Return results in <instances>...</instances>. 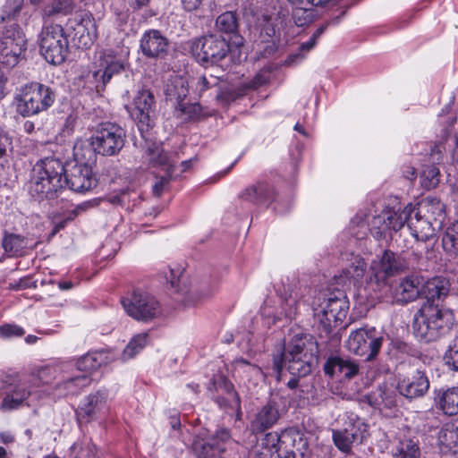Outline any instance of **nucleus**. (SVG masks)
I'll use <instances>...</instances> for the list:
<instances>
[{
	"instance_id": "f257e3e1",
	"label": "nucleus",
	"mask_w": 458,
	"mask_h": 458,
	"mask_svg": "<svg viewBox=\"0 0 458 458\" xmlns=\"http://www.w3.org/2000/svg\"><path fill=\"white\" fill-rule=\"evenodd\" d=\"M454 324V316L451 310L424 302L414 314L412 329L420 341L430 343L448 335Z\"/></svg>"
},
{
	"instance_id": "f03ea898",
	"label": "nucleus",
	"mask_w": 458,
	"mask_h": 458,
	"mask_svg": "<svg viewBox=\"0 0 458 458\" xmlns=\"http://www.w3.org/2000/svg\"><path fill=\"white\" fill-rule=\"evenodd\" d=\"M64 163L54 157L38 160L32 168L30 192L38 199H54L64 189Z\"/></svg>"
},
{
	"instance_id": "7ed1b4c3",
	"label": "nucleus",
	"mask_w": 458,
	"mask_h": 458,
	"mask_svg": "<svg viewBox=\"0 0 458 458\" xmlns=\"http://www.w3.org/2000/svg\"><path fill=\"white\" fill-rule=\"evenodd\" d=\"M307 335H296L284 345L282 352L274 357V369L280 374L285 369L293 376L303 377L311 372L315 356Z\"/></svg>"
},
{
	"instance_id": "20e7f679",
	"label": "nucleus",
	"mask_w": 458,
	"mask_h": 458,
	"mask_svg": "<svg viewBox=\"0 0 458 458\" xmlns=\"http://www.w3.org/2000/svg\"><path fill=\"white\" fill-rule=\"evenodd\" d=\"M350 302L341 290L328 293L316 310L315 318L318 322L320 337L334 338L333 330L347 316Z\"/></svg>"
},
{
	"instance_id": "39448f33",
	"label": "nucleus",
	"mask_w": 458,
	"mask_h": 458,
	"mask_svg": "<svg viewBox=\"0 0 458 458\" xmlns=\"http://www.w3.org/2000/svg\"><path fill=\"white\" fill-rule=\"evenodd\" d=\"M406 260L400 255L387 250L378 259L372 261L369 284L373 291L380 293L378 297L386 296L390 291L389 277L407 268Z\"/></svg>"
},
{
	"instance_id": "423d86ee",
	"label": "nucleus",
	"mask_w": 458,
	"mask_h": 458,
	"mask_svg": "<svg viewBox=\"0 0 458 458\" xmlns=\"http://www.w3.org/2000/svg\"><path fill=\"white\" fill-rule=\"evenodd\" d=\"M16 99L17 112L28 117L47 110L55 102V93L47 85L31 82L21 89Z\"/></svg>"
},
{
	"instance_id": "0eeeda50",
	"label": "nucleus",
	"mask_w": 458,
	"mask_h": 458,
	"mask_svg": "<svg viewBox=\"0 0 458 458\" xmlns=\"http://www.w3.org/2000/svg\"><path fill=\"white\" fill-rule=\"evenodd\" d=\"M38 40L40 53L47 62L61 64L65 61L69 52V43L61 25L43 22Z\"/></svg>"
},
{
	"instance_id": "6e6552de",
	"label": "nucleus",
	"mask_w": 458,
	"mask_h": 458,
	"mask_svg": "<svg viewBox=\"0 0 458 458\" xmlns=\"http://www.w3.org/2000/svg\"><path fill=\"white\" fill-rule=\"evenodd\" d=\"M121 302L128 316L137 321L151 322L163 313L162 306L157 298L140 290L123 297Z\"/></svg>"
},
{
	"instance_id": "1a4fd4ad",
	"label": "nucleus",
	"mask_w": 458,
	"mask_h": 458,
	"mask_svg": "<svg viewBox=\"0 0 458 458\" xmlns=\"http://www.w3.org/2000/svg\"><path fill=\"white\" fill-rule=\"evenodd\" d=\"M0 32V63L8 68L14 67L26 51L25 34L16 23L4 24Z\"/></svg>"
},
{
	"instance_id": "9d476101",
	"label": "nucleus",
	"mask_w": 458,
	"mask_h": 458,
	"mask_svg": "<svg viewBox=\"0 0 458 458\" xmlns=\"http://www.w3.org/2000/svg\"><path fill=\"white\" fill-rule=\"evenodd\" d=\"M0 393L4 395L0 409L3 411L17 410L26 405L32 394L30 381L16 375L0 374Z\"/></svg>"
},
{
	"instance_id": "9b49d317",
	"label": "nucleus",
	"mask_w": 458,
	"mask_h": 458,
	"mask_svg": "<svg viewBox=\"0 0 458 458\" xmlns=\"http://www.w3.org/2000/svg\"><path fill=\"white\" fill-rule=\"evenodd\" d=\"M237 444L229 429L219 428L207 438L197 436L191 448L197 458H226L227 449Z\"/></svg>"
},
{
	"instance_id": "f8f14e48",
	"label": "nucleus",
	"mask_w": 458,
	"mask_h": 458,
	"mask_svg": "<svg viewBox=\"0 0 458 458\" xmlns=\"http://www.w3.org/2000/svg\"><path fill=\"white\" fill-rule=\"evenodd\" d=\"M191 48L199 63L211 65L217 64L224 60L230 51L227 40L216 34L194 39Z\"/></svg>"
},
{
	"instance_id": "ddd939ff",
	"label": "nucleus",
	"mask_w": 458,
	"mask_h": 458,
	"mask_svg": "<svg viewBox=\"0 0 458 458\" xmlns=\"http://www.w3.org/2000/svg\"><path fill=\"white\" fill-rule=\"evenodd\" d=\"M125 131L116 123H100L95 134L91 137V146L94 151L102 156H114L123 148Z\"/></svg>"
},
{
	"instance_id": "4468645a",
	"label": "nucleus",
	"mask_w": 458,
	"mask_h": 458,
	"mask_svg": "<svg viewBox=\"0 0 458 458\" xmlns=\"http://www.w3.org/2000/svg\"><path fill=\"white\" fill-rule=\"evenodd\" d=\"M382 343V333L375 327L358 328L351 332L345 345L350 352L371 360L378 354Z\"/></svg>"
},
{
	"instance_id": "2eb2a0df",
	"label": "nucleus",
	"mask_w": 458,
	"mask_h": 458,
	"mask_svg": "<svg viewBox=\"0 0 458 458\" xmlns=\"http://www.w3.org/2000/svg\"><path fill=\"white\" fill-rule=\"evenodd\" d=\"M124 70V60L121 55L114 53L113 50L100 52L98 59L94 62V69L91 72L90 83H92L98 93L104 91L106 84L115 74Z\"/></svg>"
},
{
	"instance_id": "dca6fc26",
	"label": "nucleus",
	"mask_w": 458,
	"mask_h": 458,
	"mask_svg": "<svg viewBox=\"0 0 458 458\" xmlns=\"http://www.w3.org/2000/svg\"><path fill=\"white\" fill-rule=\"evenodd\" d=\"M126 109L137 123L140 131H148L154 126L156 102L150 90L145 89L139 90L133 98L131 106H126Z\"/></svg>"
},
{
	"instance_id": "f3484780",
	"label": "nucleus",
	"mask_w": 458,
	"mask_h": 458,
	"mask_svg": "<svg viewBox=\"0 0 458 458\" xmlns=\"http://www.w3.org/2000/svg\"><path fill=\"white\" fill-rule=\"evenodd\" d=\"M64 166V188L67 186L74 192L85 193L97 186L98 181L87 164L67 163Z\"/></svg>"
},
{
	"instance_id": "a211bd4d",
	"label": "nucleus",
	"mask_w": 458,
	"mask_h": 458,
	"mask_svg": "<svg viewBox=\"0 0 458 458\" xmlns=\"http://www.w3.org/2000/svg\"><path fill=\"white\" fill-rule=\"evenodd\" d=\"M414 211L415 206L412 204L406 205L402 211L391 209L383 211L373 219V225H378L377 235L383 237L390 231L398 232L405 224L408 225L410 214H413Z\"/></svg>"
},
{
	"instance_id": "6ab92c4d",
	"label": "nucleus",
	"mask_w": 458,
	"mask_h": 458,
	"mask_svg": "<svg viewBox=\"0 0 458 458\" xmlns=\"http://www.w3.org/2000/svg\"><path fill=\"white\" fill-rule=\"evenodd\" d=\"M188 94V82L183 77L174 76L166 85V99L172 103L175 109L191 116V113H195L199 110V106L197 104L191 105L185 102Z\"/></svg>"
},
{
	"instance_id": "aec40b11",
	"label": "nucleus",
	"mask_w": 458,
	"mask_h": 458,
	"mask_svg": "<svg viewBox=\"0 0 458 458\" xmlns=\"http://www.w3.org/2000/svg\"><path fill=\"white\" fill-rule=\"evenodd\" d=\"M430 382L422 370L416 369L399 380L397 389L403 396L412 400L423 397L428 391Z\"/></svg>"
},
{
	"instance_id": "412c9836",
	"label": "nucleus",
	"mask_w": 458,
	"mask_h": 458,
	"mask_svg": "<svg viewBox=\"0 0 458 458\" xmlns=\"http://www.w3.org/2000/svg\"><path fill=\"white\" fill-rule=\"evenodd\" d=\"M142 149V158L149 167L160 168L168 174L174 173V165L170 160L168 153L164 150L160 141L145 138Z\"/></svg>"
},
{
	"instance_id": "4be33fe9",
	"label": "nucleus",
	"mask_w": 458,
	"mask_h": 458,
	"mask_svg": "<svg viewBox=\"0 0 458 458\" xmlns=\"http://www.w3.org/2000/svg\"><path fill=\"white\" fill-rule=\"evenodd\" d=\"M107 393L98 390L86 396L76 411L79 423H88L98 418L106 405Z\"/></svg>"
},
{
	"instance_id": "5701e85b",
	"label": "nucleus",
	"mask_w": 458,
	"mask_h": 458,
	"mask_svg": "<svg viewBox=\"0 0 458 458\" xmlns=\"http://www.w3.org/2000/svg\"><path fill=\"white\" fill-rule=\"evenodd\" d=\"M359 370L360 366L355 360L340 356H330L324 364L325 374L338 380L352 379Z\"/></svg>"
},
{
	"instance_id": "b1692460",
	"label": "nucleus",
	"mask_w": 458,
	"mask_h": 458,
	"mask_svg": "<svg viewBox=\"0 0 458 458\" xmlns=\"http://www.w3.org/2000/svg\"><path fill=\"white\" fill-rule=\"evenodd\" d=\"M168 39L159 30L145 31L140 38V50L148 58H163L167 55Z\"/></svg>"
},
{
	"instance_id": "393cba45",
	"label": "nucleus",
	"mask_w": 458,
	"mask_h": 458,
	"mask_svg": "<svg viewBox=\"0 0 458 458\" xmlns=\"http://www.w3.org/2000/svg\"><path fill=\"white\" fill-rule=\"evenodd\" d=\"M421 208L429 210V204L424 203L420 207L415 206L413 214H410L408 228L411 235L417 240L426 242L435 235V228L428 218L421 215Z\"/></svg>"
},
{
	"instance_id": "a878e982",
	"label": "nucleus",
	"mask_w": 458,
	"mask_h": 458,
	"mask_svg": "<svg viewBox=\"0 0 458 458\" xmlns=\"http://www.w3.org/2000/svg\"><path fill=\"white\" fill-rule=\"evenodd\" d=\"M280 416L277 403L273 399L270 400L256 412L250 422L251 432L256 435L272 428L276 424Z\"/></svg>"
},
{
	"instance_id": "bb28decb",
	"label": "nucleus",
	"mask_w": 458,
	"mask_h": 458,
	"mask_svg": "<svg viewBox=\"0 0 458 458\" xmlns=\"http://www.w3.org/2000/svg\"><path fill=\"white\" fill-rule=\"evenodd\" d=\"M437 446L447 456L458 454V420L445 423L437 434Z\"/></svg>"
},
{
	"instance_id": "cd10ccee",
	"label": "nucleus",
	"mask_w": 458,
	"mask_h": 458,
	"mask_svg": "<svg viewBox=\"0 0 458 458\" xmlns=\"http://www.w3.org/2000/svg\"><path fill=\"white\" fill-rule=\"evenodd\" d=\"M275 190L268 182H258L242 191L240 198L253 204L268 206L275 200Z\"/></svg>"
},
{
	"instance_id": "c85d7f7f",
	"label": "nucleus",
	"mask_w": 458,
	"mask_h": 458,
	"mask_svg": "<svg viewBox=\"0 0 458 458\" xmlns=\"http://www.w3.org/2000/svg\"><path fill=\"white\" fill-rule=\"evenodd\" d=\"M436 407L444 414L454 416L458 414V386L440 388L435 391Z\"/></svg>"
},
{
	"instance_id": "c756f323",
	"label": "nucleus",
	"mask_w": 458,
	"mask_h": 458,
	"mask_svg": "<svg viewBox=\"0 0 458 458\" xmlns=\"http://www.w3.org/2000/svg\"><path fill=\"white\" fill-rule=\"evenodd\" d=\"M113 359L106 350L89 352L77 360L76 368L80 371L90 373L108 364Z\"/></svg>"
},
{
	"instance_id": "7c9ffc66",
	"label": "nucleus",
	"mask_w": 458,
	"mask_h": 458,
	"mask_svg": "<svg viewBox=\"0 0 458 458\" xmlns=\"http://www.w3.org/2000/svg\"><path fill=\"white\" fill-rule=\"evenodd\" d=\"M420 294V289L415 279L405 277L394 287L392 293L393 301L398 304H405L415 301Z\"/></svg>"
},
{
	"instance_id": "2f4dec72",
	"label": "nucleus",
	"mask_w": 458,
	"mask_h": 458,
	"mask_svg": "<svg viewBox=\"0 0 458 458\" xmlns=\"http://www.w3.org/2000/svg\"><path fill=\"white\" fill-rule=\"evenodd\" d=\"M450 291V282L446 277L435 276L426 282L423 286L425 302L434 303L437 300L446 297Z\"/></svg>"
},
{
	"instance_id": "473e14b6",
	"label": "nucleus",
	"mask_w": 458,
	"mask_h": 458,
	"mask_svg": "<svg viewBox=\"0 0 458 458\" xmlns=\"http://www.w3.org/2000/svg\"><path fill=\"white\" fill-rule=\"evenodd\" d=\"M90 381L86 374L71 377L56 384L54 394L57 397L77 394L83 387L89 386Z\"/></svg>"
},
{
	"instance_id": "72a5a7b5",
	"label": "nucleus",
	"mask_w": 458,
	"mask_h": 458,
	"mask_svg": "<svg viewBox=\"0 0 458 458\" xmlns=\"http://www.w3.org/2000/svg\"><path fill=\"white\" fill-rule=\"evenodd\" d=\"M343 429L348 431L352 438L362 443L368 436V425L354 413L345 414Z\"/></svg>"
},
{
	"instance_id": "f704fd0d",
	"label": "nucleus",
	"mask_w": 458,
	"mask_h": 458,
	"mask_svg": "<svg viewBox=\"0 0 458 458\" xmlns=\"http://www.w3.org/2000/svg\"><path fill=\"white\" fill-rule=\"evenodd\" d=\"M366 271V263L363 259L355 256L351 262L343 269L341 276L350 284H356L363 278Z\"/></svg>"
},
{
	"instance_id": "c9c22d12",
	"label": "nucleus",
	"mask_w": 458,
	"mask_h": 458,
	"mask_svg": "<svg viewBox=\"0 0 458 458\" xmlns=\"http://www.w3.org/2000/svg\"><path fill=\"white\" fill-rule=\"evenodd\" d=\"M300 290L301 289H297V285H294V287L289 286L287 289H284L282 309L285 317L290 319H292L297 313L298 306L302 297Z\"/></svg>"
},
{
	"instance_id": "e433bc0d",
	"label": "nucleus",
	"mask_w": 458,
	"mask_h": 458,
	"mask_svg": "<svg viewBox=\"0 0 458 458\" xmlns=\"http://www.w3.org/2000/svg\"><path fill=\"white\" fill-rule=\"evenodd\" d=\"M281 445H283V448L290 447L293 450H295V453L301 456H304V454L308 449V442L303 437V435L292 429L283 431Z\"/></svg>"
},
{
	"instance_id": "4c0bfd02",
	"label": "nucleus",
	"mask_w": 458,
	"mask_h": 458,
	"mask_svg": "<svg viewBox=\"0 0 458 458\" xmlns=\"http://www.w3.org/2000/svg\"><path fill=\"white\" fill-rule=\"evenodd\" d=\"M442 246L449 257H458V218L446 228L442 237Z\"/></svg>"
},
{
	"instance_id": "58836bf2",
	"label": "nucleus",
	"mask_w": 458,
	"mask_h": 458,
	"mask_svg": "<svg viewBox=\"0 0 458 458\" xmlns=\"http://www.w3.org/2000/svg\"><path fill=\"white\" fill-rule=\"evenodd\" d=\"M73 9L72 0H56L52 4L46 6L42 11L43 22H53L52 18L72 13Z\"/></svg>"
},
{
	"instance_id": "ea45409f",
	"label": "nucleus",
	"mask_w": 458,
	"mask_h": 458,
	"mask_svg": "<svg viewBox=\"0 0 458 458\" xmlns=\"http://www.w3.org/2000/svg\"><path fill=\"white\" fill-rule=\"evenodd\" d=\"M217 30L225 34H234L238 30V17L234 12H225L216 21Z\"/></svg>"
},
{
	"instance_id": "a19ab883",
	"label": "nucleus",
	"mask_w": 458,
	"mask_h": 458,
	"mask_svg": "<svg viewBox=\"0 0 458 458\" xmlns=\"http://www.w3.org/2000/svg\"><path fill=\"white\" fill-rule=\"evenodd\" d=\"M148 341V333H140L136 335L128 343L126 347L124 348L122 358L123 360H127L129 359L133 358L136 354L141 352L144 347L147 345Z\"/></svg>"
},
{
	"instance_id": "79ce46f5",
	"label": "nucleus",
	"mask_w": 458,
	"mask_h": 458,
	"mask_svg": "<svg viewBox=\"0 0 458 458\" xmlns=\"http://www.w3.org/2000/svg\"><path fill=\"white\" fill-rule=\"evenodd\" d=\"M225 387L227 389V396L218 397L216 402L227 413L240 411L241 401L238 394L234 391L233 385H226Z\"/></svg>"
},
{
	"instance_id": "37998d69",
	"label": "nucleus",
	"mask_w": 458,
	"mask_h": 458,
	"mask_svg": "<svg viewBox=\"0 0 458 458\" xmlns=\"http://www.w3.org/2000/svg\"><path fill=\"white\" fill-rule=\"evenodd\" d=\"M220 82V77L215 76L213 74H204L198 78L195 89L199 92V96H201L208 89H214L216 97L218 98L221 94Z\"/></svg>"
},
{
	"instance_id": "c03bdc74",
	"label": "nucleus",
	"mask_w": 458,
	"mask_h": 458,
	"mask_svg": "<svg viewBox=\"0 0 458 458\" xmlns=\"http://www.w3.org/2000/svg\"><path fill=\"white\" fill-rule=\"evenodd\" d=\"M283 432L279 435L277 432H268L261 439L260 445H257L260 451L268 454V457L274 458L276 449L281 445Z\"/></svg>"
},
{
	"instance_id": "a18cd8bd",
	"label": "nucleus",
	"mask_w": 458,
	"mask_h": 458,
	"mask_svg": "<svg viewBox=\"0 0 458 458\" xmlns=\"http://www.w3.org/2000/svg\"><path fill=\"white\" fill-rule=\"evenodd\" d=\"M23 0H6L1 10L0 21L2 22L13 23L22 9Z\"/></svg>"
},
{
	"instance_id": "49530a36",
	"label": "nucleus",
	"mask_w": 458,
	"mask_h": 458,
	"mask_svg": "<svg viewBox=\"0 0 458 458\" xmlns=\"http://www.w3.org/2000/svg\"><path fill=\"white\" fill-rule=\"evenodd\" d=\"M333 440L335 446L343 453H350L353 444H360L361 442L352 438L348 431L343 428L333 431Z\"/></svg>"
},
{
	"instance_id": "de8ad7c7",
	"label": "nucleus",
	"mask_w": 458,
	"mask_h": 458,
	"mask_svg": "<svg viewBox=\"0 0 458 458\" xmlns=\"http://www.w3.org/2000/svg\"><path fill=\"white\" fill-rule=\"evenodd\" d=\"M420 451L417 442L412 439H404L399 443L393 458H420Z\"/></svg>"
},
{
	"instance_id": "09e8293b",
	"label": "nucleus",
	"mask_w": 458,
	"mask_h": 458,
	"mask_svg": "<svg viewBox=\"0 0 458 458\" xmlns=\"http://www.w3.org/2000/svg\"><path fill=\"white\" fill-rule=\"evenodd\" d=\"M2 246L5 252L15 255L25 247V241L19 234L6 233L2 240Z\"/></svg>"
},
{
	"instance_id": "8fccbe9b",
	"label": "nucleus",
	"mask_w": 458,
	"mask_h": 458,
	"mask_svg": "<svg viewBox=\"0 0 458 458\" xmlns=\"http://www.w3.org/2000/svg\"><path fill=\"white\" fill-rule=\"evenodd\" d=\"M439 169L435 165H426L420 174L421 185L425 189H433L439 183Z\"/></svg>"
},
{
	"instance_id": "3c124183",
	"label": "nucleus",
	"mask_w": 458,
	"mask_h": 458,
	"mask_svg": "<svg viewBox=\"0 0 458 458\" xmlns=\"http://www.w3.org/2000/svg\"><path fill=\"white\" fill-rule=\"evenodd\" d=\"M315 10L312 8L295 7L293 11V19L296 26L303 27L313 21Z\"/></svg>"
},
{
	"instance_id": "603ef678",
	"label": "nucleus",
	"mask_w": 458,
	"mask_h": 458,
	"mask_svg": "<svg viewBox=\"0 0 458 458\" xmlns=\"http://www.w3.org/2000/svg\"><path fill=\"white\" fill-rule=\"evenodd\" d=\"M316 44L317 42L311 38L308 41L301 43L296 52L289 55L286 60L287 64H297L302 61L307 54L315 47Z\"/></svg>"
},
{
	"instance_id": "864d4df0",
	"label": "nucleus",
	"mask_w": 458,
	"mask_h": 458,
	"mask_svg": "<svg viewBox=\"0 0 458 458\" xmlns=\"http://www.w3.org/2000/svg\"><path fill=\"white\" fill-rule=\"evenodd\" d=\"M233 368L238 372H243L247 375L260 377L262 372L259 366L251 364L248 360L240 358L233 361Z\"/></svg>"
},
{
	"instance_id": "5fc2aeb1",
	"label": "nucleus",
	"mask_w": 458,
	"mask_h": 458,
	"mask_svg": "<svg viewBox=\"0 0 458 458\" xmlns=\"http://www.w3.org/2000/svg\"><path fill=\"white\" fill-rule=\"evenodd\" d=\"M445 360L446 364L453 370L458 371V334L449 345V348L445 354Z\"/></svg>"
},
{
	"instance_id": "6e6d98bb",
	"label": "nucleus",
	"mask_w": 458,
	"mask_h": 458,
	"mask_svg": "<svg viewBox=\"0 0 458 458\" xmlns=\"http://www.w3.org/2000/svg\"><path fill=\"white\" fill-rule=\"evenodd\" d=\"M25 334V330L17 325L5 324L0 326V336L4 338L20 337Z\"/></svg>"
},
{
	"instance_id": "4d7b16f0",
	"label": "nucleus",
	"mask_w": 458,
	"mask_h": 458,
	"mask_svg": "<svg viewBox=\"0 0 458 458\" xmlns=\"http://www.w3.org/2000/svg\"><path fill=\"white\" fill-rule=\"evenodd\" d=\"M164 172L165 174L160 176L158 180L156 182V183L153 185V193L156 196H160L169 185L173 173L168 174L166 171Z\"/></svg>"
},
{
	"instance_id": "13d9d810",
	"label": "nucleus",
	"mask_w": 458,
	"mask_h": 458,
	"mask_svg": "<svg viewBox=\"0 0 458 458\" xmlns=\"http://www.w3.org/2000/svg\"><path fill=\"white\" fill-rule=\"evenodd\" d=\"M11 148L10 140L0 135V166L4 168L8 164L7 152Z\"/></svg>"
},
{
	"instance_id": "bf43d9fd",
	"label": "nucleus",
	"mask_w": 458,
	"mask_h": 458,
	"mask_svg": "<svg viewBox=\"0 0 458 458\" xmlns=\"http://www.w3.org/2000/svg\"><path fill=\"white\" fill-rule=\"evenodd\" d=\"M297 453L290 447L283 448V445H279L278 449H276L274 458H295Z\"/></svg>"
},
{
	"instance_id": "052dcab7",
	"label": "nucleus",
	"mask_w": 458,
	"mask_h": 458,
	"mask_svg": "<svg viewBox=\"0 0 458 458\" xmlns=\"http://www.w3.org/2000/svg\"><path fill=\"white\" fill-rule=\"evenodd\" d=\"M210 294V293H205L201 295L194 293V292H191L185 298L184 300V302L186 305H195L197 304L200 300H202L203 298H206L208 297V295Z\"/></svg>"
},
{
	"instance_id": "680f3d73",
	"label": "nucleus",
	"mask_w": 458,
	"mask_h": 458,
	"mask_svg": "<svg viewBox=\"0 0 458 458\" xmlns=\"http://www.w3.org/2000/svg\"><path fill=\"white\" fill-rule=\"evenodd\" d=\"M203 0H181L182 8L187 12L198 10L202 4Z\"/></svg>"
},
{
	"instance_id": "e2e57ef3",
	"label": "nucleus",
	"mask_w": 458,
	"mask_h": 458,
	"mask_svg": "<svg viewBox=\"0 0 458 458\" xmlns=\"http://www.w3.org/2000/svg\"><path fill=\"white\" fill-rule=\"evenodd\" d=\"M6 83L7 77L3 69L0 67V100H2L6 95Z\"/></svg>"
},
{
	"instance_id": "0e129e2a",
	"label": "nucleus",
	"mask_w": 458,
	"mask_h": 458,
	"mask_svg": "<svg viewBox=\"0 0 458 458\" xmlns=\"http://www.w3.org/2000/svg\"><path fill=\"white\" fill-rule=\"evenodd\" d=\"M169 276L165 275L166 282L171 284L172 288H178L179 278L174 269L168 270Z\"/></svg>"
},
{
	"instance_id": "69168bd1",
	"label": "nucleus",
	"mask_w": 458,
	"mask_h": 458,
	"mask_svg": "<svg viewBox=\"0 0 458 458\" xmlns=\"http://www.w3.org/2000/svg\"><path fill=\"white\" fill-rule=\"evenodd\" d=\"M247 458H270L268 457V454L263 451H260L259 447H254L252 450L249 452Z\"/></svg>"
},
{
	"instance_id": "338daca9",
	"label": "nucleus",
	"mask_w": 458,
	"mask_h": 458,
	"mask_svg": "<svg viewBox=\"0 0 458 458\" xmlns=\"http://www.w3.org/2000/svg\"><path fill=\"white\" fill-rule=\"evenodd\" d=\"M89 203H82L76 207V208L69 215L67 220L73 219L80 212L84 211Z\"/></svg>"
},
{
	"instance_id": "774afa93",
	"label": "nucleus",
	"mask_w": 458,
	"mask_h": 458,
	"mask_svg": "<svg viewBox=\"0 0 458 458\" xmlns=\"http://www.w3.org/2000/svg\"><path fill=\"white\" fill-rule=\"evenodd\" d=\"M0 439L4 444L7 445L14 441V437L10 432H1Z\"/></svg>"
}]
</instances>
